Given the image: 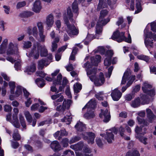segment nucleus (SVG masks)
Instances as JSON below:
<instances>
[{
    "mask_svg": "<svg viewBox=\"0 0 156 156\" xmlns=\"http://www.w3.org/2000/svg\"><path fill=\"white\" fill-rule=\"evenodd\" d=\"M71 103V101L70 100H68L67 101L64 100L61 108V111L63 112L66 108L68 109H69L70 108Z\"/></svg>",
    "mask_w": 156,
    "mask_h": 156,
    "instance_id": "obj_24",
    "label": "nucleus"
},
{
    "mask_svg": "<svg viewBox=\"0 0 156 156\" xmlns=\"http://www.w3.org/2000/svg\"><path fill=\"white\" fill-rule=\"evenodd\" d=\"M40 105L38 103H36L33 104L31 107V110L32 111H35L37 110L39 107Z\"/></svg>",
    "mask_w": 156,
    "mask_h": 156,
    "instance_id": "obj_61",
    "label": "nucleus"
},
{
    "mask_svg": "<svg viewBox=\"0 0 156 156\" xmlns=\"http://www.w3.org/2000/svg\"><path fill=\"white\" fill-rule=\"evenodd\" d=\"M9 47L8 46V40L5 39L2 42L0 46V53H6L7 57L6 59L8 61H10Z\"/></svg>",
    "mask_w": 156,
    "mask_h": 156,
    "instance_id": "obj_6",
    "label": "nucleus"
},
{
    "mask_svg": "<svg viewBox=\"0 0 156 156\" xmlns=\"http://www.w3.org/2000/svg\"><path fill=\"white\" fill-rule=\"evenodd\" d=\"M16 87L15 83L10 81V93L15 94V95H10V100H13L15 98L19 97L22 93V87L20 86L16 87V89L15 93Z\"/></svg>",
    "mask_w": 156,
    "mask_h": 156,
    "instance_id": "obj_5",
    "label": "nucleus"
},
{
    "mask_svg": "<svg viewBox=\"0 0 156 156\" xmlns=\"http://www.w3.org/2000/svg\"><path fill=\"white\" fill-rule=\"evenodd\" d=\"M54 23V17L51 14L49 15L46 19V23L48 27H52Z\"/></svg>",
    "mask_w": 156,
    "mask_h": 156,
    "instance_id": "obj_23",
    "label": "nucleus"
},
{
    "mask_svg": "<svg viewBox=\"0 0 156 156\" xmlns=\"http://www.w3.org/2000/svg\"><path fill=\"white\" fill-rule=\"evenodd\" d=\"M36 73L37 75V76H39L42 78H44L46 75V74L44 73V72L41 71H37Z\"/></svg>",
    "mask_w": 156,
    "mask_h": 156,
    "instance_id": "obj_62",
    "label": "nucleus"
},
{
    "mask_svg": "<svg viewBox=\"0 0 156 156\" xmlns=\"http://www.w3.org/2000/svg\"><path fill=\"white\" fill-rule=\"evenodd\" d=\"M137 2L136 4V7L137 9V10L135 11V13H138L142 11V8L141 5L140 0H136Z\"/></svg>",
    "mask_w": 156,
    "mask_h": 156,
    "instance_id": "obj_42",
    "label": "nucleus"
},
{
    "mask_svg": "<svg viewBox=\"0 0 156 156\" xmlns=\"http://www.w3.org/2000/svg\"><path fill=\"white\" fill-rule=\"evenodd\" d=\"M95 116L94 110L87 108V112L83 115L84 117L87 119H90L94 118Z\"/></svg>",
    "mask_w": 156,
    "mask_h": 156,
    "instance_id": "obj_21",
    "label": "nucleus"
},
{
    "mask_svg": "<svg viewBox=\"0 0 156 156\" xmlns=\"http://www.w3.org/2000/svg\"><path fill=\"white\" fill-rule=\"evenodd\" d=\"M28 56L30 58L34 57L35 59H37L39 56V52L37 49V42H35L33 45V48Z\"/></svg>",
    "mask_w": 156,
    "mask_h": 156,
    "instance_id": "obj_8",
    "label": "nucleus"
},
{
    "mask_svg": "<svg viewBox=\"0 0 156 156\" xmlns=\"http://www.w3.org/2000/svg\"><path fill=\"white\" fill-rule=\"evenodd\" d=\"M72 8L73 12L76 14V17L79 14L78 4L76 0H75L73 2L72 4Z\"/></svg>",
    "mask_w": 156,
    "mask_h": 156,
    "instance_id": "obj_27",
    "label": "nucleus"
},
{
    "mask_svg": "<svg viewBox=\"0 0 156 156\" xmlns=\"http://www.w3.org/2000/svg\"><path fill=\"white\" fill-rule=\"evenodd\" d=\"M12 147L14 149L17 148L19 146V143L17 141H12Z\"/></svg>",
    "mask_w": 156,
    "mask_h": 156,
    "instance_id": "obj_64",
    "label": "nucleus"
},
{
    "mask_svg": "<svg viewBox=\"0 0 156 156\" xmlns=\"http://www.w3.org/2000/svg\"><path fill=\"white\" fill-rule=\"evenodd\" d=\"M67 14L68 17L66 14L64 15L63 18L64 23L66 26V31L70 37L76 36L79 34V30L73 24L75 21L73 18V14L70 7L68 8Z\"/></svg>",
    "mask_w": 156,
    "mask_h": 156,
    "instance_id": "obj_1",
    "label": "nucleus"
},
{
    "mask_svg": "<svg viewBox=\"0 0 156 156\" xmlns=\"http://www.w3.org/2000/svg\"><path fill=\"white\" fill-rule=\"evenodd\" d=\"M129 77V73L128 71L125 72L122 76L121 84H124L126 83L127 80Z\"/></svg>",
    "mask_w": 156,
    "mask_h": 156,
    "instance_id": "obj_39",
    "label": "nucleus"
},
{
    "mask_svg": "<svg viewBox=\"0 0 156 156\" xmlns=\"http://www.w3.org/2000/svg\"><path fill=\"white\" fill-rule=\"evenodd\" d=\"M107 7L108 5L105 0H99L97 10L99 11L101 9L107 8Z\"/></svg>",
    "mask_w": 156,
    "mask_h": 156,
    "instance_id": "obj_28",
    "label": "nucleus"
},
{
    "mask_svg": "<svg viewBox=\"0 0 156 156\" xmlns=\"http://www.w3.org/2000/svg\"><path fill=\"white\" fill-rule=\"evenodd\" d=\"M75 127L77 129L78 131L81 132L83 131L85 128V125L82 123L80 122L76 124Z\"/></svg>",
    "mask_w": 156,
    "mask_h": 156,
    "instance_id": "obj_37",
    "label": "nucleus"
},
{
    "mask_svg": "<svg viewBox=\"0 0 156 156\" xmlns=\"http://www.w3.org/2000/svg\"><path fill=\"white\" fill-rule=\"evenodd\" d=\"M47 60L41 59L38 61V69H42L45 66H48L49 63H47Z\"/></svg>",
    "mask_w": 156,
    "mask_h": 156,
    "instance_id": "obj_31",
    "label": "nucleus"
},
{
    "mask_svg": "<svg viewBox=\"0 0 156 156\" xmlns=\"http://www.w3.org/2000/svg\"><path fill=\"white\" fill-rule=\"evenodd\" d=\"M147 128L144 127L143 129V127L141 126H136L135 131L136 134V136H140L141 135H144L146 133Z\"/></svg>",
    "mask_w": 156,
    "mask_h": 156,
    "instance_id": "obj_15",
    "label": "nucleus"
},
{
    "mask_svg": "<svg viewBox=\"0 0 156 156\" xmlns=\"http://www.w3.org/2000/svg\"><path fill=\"white\" fill-rule=\"evenodd\" d=\"M96 106V100H90L83 108L82 110H83L86 108H90L91 109L94 110Z\"/></svg>",
    "mask_w": 156,
    "mask_h": 156,
    "instance_id": "obj_22",
    "label": "nucleus"
},
{
    "mask_svg": "<svg viewBox=\"0 0 156 156\" xmlns=\"http://www.w3.org/2000/svg\"><path fill=\"white\" fill-rule=\"evenodd\" d=\"M33 12L30 11H23L20 14V16L22 18H27L32 16Z\"/></svg>",
    "mask_w": 156,
    "mask_h": 156,
    "instance_id": "obj_35",
    "label": "nucleus"
},
{
    "mask_svg": "<svg viewBox=\"0 0 156 156\" xmlns=\"http://www.w3.org/2000/svg\"><path fill=\"white\" fill-rule=\"evenodd\" d=\"M62 79V76L61 73L59 74L58 75L56 78V80L53 79L52 77L51 78L48 76H47L45 78V79L48 81H51L52 80H53V83L55 85L58 84L60 85L61 84V80Z\"/></svg>",
    "mask_w": 156,
    "mask_h": 156,
    "instance_id": "obj_17",
    "label": "nucleus"
},
{
    "mask_svg": "<svg viewBox=\"0 0 156 156\" xmlns=\"http://www.w3.org/2000/svg\"><path fill=\"white\" fill-rule=\"evenodd\" d=\"M153 35L151 32H148L147 29L144 30V35L145 36V38L147 39V38H149L150 39H152Z\"/></svg>",
    "mask_w": 156,
    "mask_h": 156,
    "instance_id": "obj_43",
    "label": "nucleus"
},
{
    "mask_svg": "<svg viewBox=\"0 0 156 156\" xmlns=\"http://www.w3.org/2000/svg\"><path fill=\"white\" fill-rule=\"evenodd\" d=\"M83 67L86 68L85 70L87 72V75L90 80L92 81H94L97 86H100L104 84L105 81V79L102 73H100L99 78H96V75L97 70L96 67H94L92 70H89L88 69L91 67V66H90L87 62L84 64Z\"/></svg>",
    "mask_w": 156,
    "mask_h": 156,
    "instance_id": "obj_2",
    "label": "nucleus"
},
{
    "mask_svg": "<svg viewBox=\"0 0 156 156\" xmlns=\"http://www.w3.org/2000/svg\"><path fill=\"white\" fill-rule=\"evenodd\" d=\"M84 146L83 142L80 141L74 146V147L78 150H81Z\"/></svg>",
    "mask_w": 156,
    "mask_h": 156,
    "instance_id": "obj_50",
    "label": "nucleus"
},
{
    "mask_svg": "<svg viewBox=\"0 0 156 156\" xmlns=\"http://www.w3.org/2000/svg\"><path fill=\"white\" fill-rule=\"evenodd\" d=\"M101 57L99 55H97L95 57H93L91 58V63L90 64V62L87 61L86 62H87L89 64L90 66L91 67L88 69L89 70H90L89 69L92 67V66L93 65L97 66L98 65V63H99L101 61ZM92 69H91L92 70Z\"/></svg>",
    "mask_w": 156,
    "mask_h": 156,
    "instance_id": "obj_12",
    "label": "nucleus"
},
{
    "mask_svg": "<svg viewBox=\"0 0 156 156\" xmlns=\"http://www.w3.org/2000/svg\"><path fill=\"white\" fill-rule=\"evenodd\" d=\"M72 117L69 115H66L63 118L61 119V121L63 122H66V124H69L72 121Z\"/></svg>",
    "mask_w": 156,
    "mask_h": 156,
    "instance_id": "obj_38",
    "label": "nucleus"
},
{
    "mask_svg": "<svg viewBox=\"0 0 156 156\" xmlns=\"http://www.w3.org/2000/svg\"><path fill=\"white\" fill-rule=\"evenodd\" d=\"M99 116L100 118H103V121L105 123L108 122L110 120V112L107 109L105 110H101V112L99 114Z\"/></svg>",
    "mask_w": 156,
    "mask_h": 156,
    "instance_id": "obj_9",
    "label": "nucleus"
},
{
    "mask_svg": "<svg viewBox=\"0 0 156 156\" xmlns=\"http://www.w3.org/2000/svg\"><path fill=\"white\" fill-rule=\"evenodd\" d=\"M137 57L138 59L144 60L147 62H148L150 59V58L148 56L144 55H139L137 56Z\"/></svg>",
    "mask_w": 156,
    "mask_h": 156,
    "instance_id": "obj_48",
    "label": "nucleus"
},
{
    "mask_svg": "<svg viewBox=\"0 0 156 156\" xmlns=\"http://www.w3.org/2000/svg\"><path fill=\"white\" fill-rule=\"evenodd\" d=\"M13 120L11 122L13 125L16 128H20V125L17 116L16 115H13Z\"/></svg>",
    "mask_w": 156,
    "mask_h": 156,
    "instance_id": "obj_32",
    "label": "nucleus"
},
{
    "mask_svg": "<svg viewBox=\"0 0 156 156\" xmlns=\"http://www.w3.org/2000/svg\"><path fill=\"white\" fill-rule=\"evenodd\" d=\"M122 95V93L118 88H115L113 90L111 94V95L114 101H118Z\"/></svg>",
    "mask_w": 156,
    "mask_h": 156,
    "instance_id": "obj_13",
    "label": "nucleus"
},
{
    "mask_svg": "<svg viewBox=\"0 0 156 156\" xmlns=\"http://www.w3.org/2000/svg\"><path fill=\"white\" fill-rule=\"evenodd\" d=\"M69 140L67 138H64L62 139L61 144L64 147H66L68 146Z\"/></svg>",
    "mask_w": 156,
    "mask_h": 156,
    "instance_id": "obj_51",
    "label": "nucleus"
},
{
    "mask_svg": "<svg viewBox=\"0 0 156 156\" xmlns=\"http://www.w3.org/2000/svg\"><path fill=\"white\" fill-rule=\"evenodd\" d=\"M41 9L40 2L39 1L35 2L34 4L33 11L36 12H40Z\"/></svg>",
    "mask_w": 156,
    "mask_h": 156,
    "instance_id": "obj_30",
    "label": "nucleus"
},
{
    "mask_svg": "<svg viewBox=\"0 0 156 156\" xmlns=\"http://www.w3.org/2000/svg\"><path fill=\"white\" fill-rule=\"evenodd\" d=\"M114 54L113 51L112 50H108L106 53L107 58L104 60V63L105 66H108L111 63V59Z\"/></svg>",
    "mask_w": 156,
    "mask_h": 156,
    "instance_id": "obj_10",
    "label": "nucleus"
},
{
    "mask_svg": "<svg viewBox=\"0 0 156 156\" xmlns=\"http://www.w3.org/2000/svg\"><path fill=\"white\" fill-rule=\"evenodd\" d=\"M137 119L138 122L139 124L141 125V126L143 128L144 126H147L149 125V123L147 120H145L144 119L141 118L139 117H137Z\"/></svg>",
    "mask_w": 156,
    "mask_h": 156,
    "instance_id": "obj_26",
    "label": "nucleus"
},
{
    "mask_svg": "<svg viewBox=\"0 0 156 156\" xmlns=\"http://www.w3.org/2000/svg\"><path fill=\"white\" fill-rule=\"evenodd\" d=\"M37 43V49L39 52L40 51L41 57H46L48 55V50L45 45H42L38 42Z\"/></svg>",
    "mask_w": 156,
    "mask_h": 156,
    "instance_id": "obj_14",
    "label": "nucleus"
},
{
    "mask_svg": "<svg viewBox=\"0 0 156 156\" xmlns=\"http://www.w3.org/2000/svg\"><path fill=\"white\" fill-rule=\"evenodd\" d=\"M36 70V64L34 63H32L30 66L27 67L26 71L28 72V74L30 75L31 73L34 72Z\"/></svg>",
    "mask_w": 156,
    "mask_h": 156,
    "instance_id": "obj_29",
    "label": "nucleus"
},
{
    "mask_svg": "<svg viewBox=\"0 0 156 156\" xmlns=\"http://www.w3.org/2000/svg\"><path fill=\"white\" fill-rule=\"evenodd\" d=\"M67 135V134L65 129L61 130L60 136L58 138V140H60L63 136H66Z\"/></svg>",
    "mask_w": 156,
    "mask_h": 156,
    "instance_id": "obj_52",
    "label": "nucleus"
},
{
    "mask_svg": "<svg viewBox=\"0 0 156 156\" xmlns=\"http://www.w3.org/2000/svg\"><path fill=\"white\" fill-rule=\"evenodd\" d=\"M153 40H152L151 41L149 40V39H147L146 38H144V43L146 46L147 48H150L153 47Z\"/></svg>",
    "mask_w": 156,
    "mask_h": 156,
    "instance_id": "obj_41",
    "label": "nucleus"
},
{
    "mask_svg": "<svg viewBox=\"0 0 156 156\" xmlns=\"http://www.w3.org/2000/svg\"><path fill=\"white\" fill-rule=\"evenodd\" d=\"M119 130L121 136L122 137H124L125 135L124 133L125 132V129L122 126H121L119 128Z\"/></svg>",
    "mask_w": 156,
    "mask_h": 156,
    "instance_id": "obj_56",
    "label": "nucleus"
},
{
    "mask_svg": "<svg viewBox=\"0 0 156 156\" xmlns=\"http://www.w3.org/2000/svg\"><path fill=\"white\" fill-rule=\"evenodd\" d=\"M141 101V104L144 105L147 104L148 102V98L147 96L145 95L141 94L140 95Z\"/></svg>",
    "mask_w": 156,
    "mask_h": 156,
    "instance_id": "obj_44",
    "label": "nucleus"
},
{
    "mask_svg": "<svg viewBox=\"0 0 156 156\" xmlns=\"http://www.w3.org/2000/svg\"><path fill=\"white\" fill-rule=\"evenodd\" d=\"M108 10L105 9L102 10L100 12V15L96 26V31L97 34H99L101 33L102 27L110 21V19L108 18L104 20V18L108 14Z\"/></svg>",
    "mask_w": 156,
    "mask_h": 156,
    "instance_id": "obj_4",
    "label": "nucleus"
},
{
    "mask_svg": "<svg viewBox=\"0 0 156 156\" xmlns=\"http://www.w3.org/2000/svg\"><path fill=\"white\" fill-rule=\"evenodd\" d=\"M51 148L54 151H58L62 149V147L59 143L57 140L52 141L50 144Z\"/></svg>",
    "mask_w": 156,
    "mask_h": 156,
    "instance_id": "obj_19",
    "label": "nucleus"
},
{
    "mask_svg": "<svg viewBox=\"0 0 156 156\" xmlns=\"http://www.w3.org/2000/svg\"><path fill=\"white\" fill-rule=\"evenodd\" d=\"M134 97V95L133 93L127 94L125 96V99L126 100L129 101Z\"/></svg>",
    "mask_w": 156,
    "mask_h": 156,
    "instance_id": "obj_55",
    "label": "nucleus"
},
{
    "mask_svg": "<svg viewBox=\"0 0 156 156\" xmlns=\"http://www.w3.org/2000/svg\"><path fill=\"white\" fill-rule=\"evenodd\" d=\"M96 143L97 145L99 147L101 148L103 146V144L100 138H97L96 139Z\"/></svg>",
    "mask_w": 156,
    "mask_h": 156,
    "instance_id": "obj_59",
    "label": "nucleus"
},
{
    "mask_svg": "<svg viewBox=\"0 0 156 156\" xmlns=\"http://www.w3.org/2000/svg\"><path fill=\"white\" fill-rule=\"evenodd\" d=\"M143 85L144 86L142 87V89L144 92H146L149 90L148 89H151L152 88L151 85L146 83H144Z\"/></svg>",
    "mask_w": 156,
    "mask_h": 156,
    "instance_id": "obj_46",
    "label": "nucleus"
},
{
    "mask_svg": "<svg viewBox=\"0 0 156 156\" xmlns=\"http://www.w3.org/2000/svg\"><path fill=\"white\" fill-rule=\"evenodd\" d=\"M18 53L17 44H13L10 43V55H14L16 56L14 59V57L10 56V62L12 63L15 62L14 67L17 70L20 69L21 68L20 61L19 60L16 61L17 60H19L20 58Z\"/></svg>",
    "mask_w": 156,
    "mask_h": 156,
    "instance_id": "obj_3",
    "label": "nucleus"
},
{
    "mask_svg": "<svg viewBox=\"0 0 156 156\" xmlns=\"http://www.w3.org/2000/svg\"><path fill=\"white\" fill-rule=\"evenodd\" d=\"M82 136L83 139L87 141L88 144H93L94 143L95 137V134L92 132H86L84 133H82Z\"/></svg>",
    "mask_w": 156,
    "mask_h": 156,
    "instance_id": "obj_7",
    "label": "nucleus"
},
{
    "mask_svg": "<svg viewBox=\"0 0 156 156\" xmlns=\"http://www.w3.org/2000/svg\"><path fill=\"white\" fill-rule=\"evenodd\" d=\"M100 135L104 137L109 143H112V140H113L114 139V135L112 132H106V134H101Z\"/></svg>",
    "mask_w": 156,
    "mask_h": 156,
    "instance_id": "obj_18",
    "label": "nucleus"
},
{
    "mask_svg": "<svg viewBox=\"0 0 156 156\" xmlns=\"http://www.w3.org/2000/svg\"><path fill=\"white\" fill-rule=\"evenodd\" d=\"M37 25L39 29V35L40 37L39 39L38 40V41L44 42L45 41V36L43 34L44 31L42 23L41 22H39L37 23Z\"/></svg>",
    "mask_w": 156,
    "mask_h": 156,
    "instance_id": "obj_11",
    "label": "nucleus"
},
{
    "mask_svg": "<svg viewBox=\"0 0 156 156\" xmlns=\"http://www.w3.org/2000/svg\"><path fill=\"white\" fill-rule=\"evenodd\" d=\"M122 35V32L120 33L119 31L115 32L112 36V39L116 40L118 42H121L123 41V37Z\"/></svg>",
    "mask_w": 156,
    "mask_h": 156,
    "instance_id": "obj_16",
    "label": "nucleus"
},
{
    "mask_svg": "<svg viewBox=\"0 0 156 156\" xmlns=\"http://www.w3.org/2000/svg\"><path fill=\"white\" fill-rule=\"evenodd\" d=\"M144 92L151 97H153L155 94V90L154 89L149 90L147 91Z\"/></svg>",
    "mask_w": 156,
    "mask_h": 156,
    "instance_id": "obj_54",
    "label": "nucleus"
},
{
    "mask_svg": "<svg viewBox=\"0 0 156 156\" xmlns=\"http://www.w3.org/2000/svg\"><path fill=\"white\" fill-rule=\"evenodd\" d=\"M25 115L29 124H30L32 121V118L31 115L28 112H26L25 113Z\"/></svg>",
    "mask_w": 156,
    "mask_h": 156,
    "instance_id": "obj_47",
    "label": "nucleus"
},
{
    "mask_svg": "<svg viewBox=\"0 0 156 156\" xmlns=\"http://www.w3.org/2000/svg\"><path fill=\"white\" fill-rule=\"evenodd\" d=\"M141 104V100L139 97H137L132 101L131 103V106L133 108H136L139 107Z\"/></svg>",
    "mask_w": 156,
    "mask_h": 156,
    "instance_id": "obj_25",
    "label": "nucleus"
},
{
    "mask_svg": "<svg viewBox=\"0 0 156 156\" xmlns=\"http://www.w3.org/2000/svg\"><path fill=\"white\" fill-rule=\"evenodd\" d=\"M126 156H140V154L136 149H134L131 151H129L126 154Z\"/></svg>",
    "mask_w": 156,
    "mask_h": 156,
    "instance_id": "obj_33",
    "label": "nucleus"
},
{
    "mask_svg": "<svg viewBox=\"0 0 156 156\" xmlns=\"http://www.w3.org/2000/svg\"><path fill=\"white\" fill-rule=\"evenodd\" d=\"M12 137L14 140H19L21 139V136L18 133V130L16 129L14 130Z\"/></svg>",
    "mask_w": 156,
    "mask_h": 156,
    "instance_id": "obj_36",
    "label": "nucleus"
},
{
    "mask_svg": "<svg viewBox=\"0 0 156 156\" xmlns=\"http://www.w3.org/2000/svg\"><path fill=\"white\" fill-rule=\"evenodd\" d=\"M32 45V43L30 41H27L24 42L23 44V48H30Z\"/></svg>",
    "mask_w": 156,
    "mask_h": 156,
    "instance_id": "obj_58",
    "label": "nucleus"
},
{
    "mask_svg": "<svg viewBox=\"0 0 156 156\" xmlns=\"http://www.w3.org/2000/svg\"><path fill=\"white\" fill-rule=\"evenodd\" d=\"M146 114L149 122L150 123H152L153 120L156 118V116L149 108L146 109Z\"/></svg>",
    "mask_w": 156,
    "mask_h": 156,
    "instance_id": "obj_20",
    "label": "nucleus"
},
{
    "mask_svg": "<svg viewBox=\"0 0 156 156\" xmlns=\"http://www.w3.org/2000/svg\"><path fill=\"white\" fill-rule=\"evenodd\" d=\"M125 33L124 32H122V37H123V41H124L129 43H131V39L130 35L129 34H128V38L124 36Z\"/></svg>",
    "mask_w": 156,
    "mask_h": 156,
    "instance_id": "obj_45",
    "label": "nucleus"
},
{
    "mask_svg": "<svg viewBox=\"0 0 156 156\" xmlns=\"http://www.w3.org/2000/svg\"><path fill=\"white\" fill-rule=\"evenodd\" d=\"M136 138L138 139L141 142L143 143L145 145L147 144V138L142 136H136Z\"/></svg>",
    "mask_w": 156,
    "mask_h": 156,
    "instance_id": "obj_49",
    "label": "nucleus"
},
{
    "mask_svg": "<svg viewBox=\"0 0 156 156\" xmlns=\"http://www.w3.org/2000/svg\"><path fill=\"white\" fill-rule=\"evenodd\" d=\"M57 44L54 42H52L51 47L52 48L51 50L52 51H55L57 48Z\"/></svg>",
    "mask_w": 156,
    "mask_h": 156,
    "instance_id": "obj_63",
    "label": "nucleus"
},
{
    "mask_svg": "<svg viewBox=\"0 0 156 156\" xmlns=\"http://www.w3.org/2000/svg\"><path fill=\"white\" fill-rule=\"evenodd\" d=\"M44 81V80L42 78H37L35 80L38 86L40 87H42L45 85Z\"/></svg>",
    "mask_w": 156,
    "mask_h": 156,
    "instance_id": "obj_34",
    "label": "nucleus"
},
{
    "mask_svg": "<svg viewBox=\"0 0 156 156\" xmlns=\"http://www.w3.org/2000/svg\"><path fill=\"white\" fill-rule=\"evenodd\" d=\"M80 137L79 136H75L74 137H73L70 140L69 143L70 144L74 143L79 140H80Z\"/></svg>",
    "mask_w": 156,
    "mask_h": 156,
    "instance_id": "obj_53",
    "label": "nucleus"
},
{
    "mask_svg": "<svg viewBox=\"0 0 156 156\" xmlns=\"http://www.w3.org/2000/svg\"><path fill=\"white\" fill-rule=\"evenodd\" d=\"M19 119L21 126L23 127V128L26 129L27 128V126L26 122L23 117L22 115H19Z\"/></svg>",
    "mask_w": 156,
    "mask_h": 156,
    "instance_id": "obj_40",
    "label": "nucleus"
},
{
    "mask_svg": "<svg viewBox=\"0 0 156 156\" xmlns=\"http://www.w3.org/2000/svg\"><path fill=\"white\" fill-rule=\"evenodd\" d=\"M32 31L33 35L36 37H37L38 36V32L37 28L36 27H34L33 28Z\"/></svg>",
    "mask_w": 156,
    "mask_h": 156,
    "instance_id": "obj_60",
    "label": "nucleus"
},
{
    "mask_svg": "<svg viewBox=\"0 0 156 156\" xmlns=\"http://www.w3.org/2000/svg\"><path fill=\"white\" fill-rule=\"evenodd\" d=\"M26 5V2L24 1L22 2H19L16 5L17 8L18 9Z\"/></svg>",
    "mask_w": 156,
    "mask_h": 156,
    "instance_id": "obj_57",
    "label": "nucleus"
}]
</instances>
